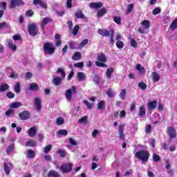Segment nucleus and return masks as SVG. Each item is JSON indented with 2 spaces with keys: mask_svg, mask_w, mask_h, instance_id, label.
<instances>
[{
  "mask_svg": "<svg viewBox=\"0 0 177 177\" xmlns=\"http://www.w3.org/2000/svg\"><path fill=\"white\" fill-rule=\"evenodd\" d=\"M135 156L138 160L142 161V162H147L149 161V157H150V153L145 149H142L136 153Z\"/></svg>",
  "mask_w": 177,
  "mask_h": 177,
  "instance_id": "obj_1",
  "label": "nucleus"
},
{
  "mask_svg": "<svg viewBox=\"0 0 177 177\" xmlns=\"http://www.w3.org/2000/svg\"><path fill=\"white\" fill-rule=\"evenodd\" d=\"M142 27L138 28V32L140 34H147L149 28H150V21L144 20L141 22Z\"/></svg>",
  "mask_w": 177,
  "mask_h": 177,
  "instance_id": "obj_2",
  "label": "nucleus"
},
{
  "mask_svg": "<svg viewBox=\"0 0 177 177\" xmlns=\"http://www.w3.org/2000/svg\"><path fill=\"white\" fill-rule=\"evenodd\" d=\"M43 50L46 55H53V53H55V51L56 50L53 45H52V44L50 43L44 44Z\"/></svg>",
  "mask_w": 177,
  "mask_h": 177,
  "instance_id": "obj_3",
  "label": "nucleus"
},
{
  "mask_svg": "<svg viewBox=\"0 0 177 177\" xmlns=\"http://www.w3.org/2000/svg\"><path fill=\"white\" fill-rule=\"evenodd\" d=\"M98 34H100V35H102V37H109L111 44L114 42V32L111 31L110 34V32L106 29H98Z\"/></svg>",
  "mask_w": 177,
  "mask_h": 177,
  "instance_id": "obj_4",
  "label": "nucleus"
},
{
  "mask_svg": "<svg viewBox=\"0 0 177 177\" xmlns=\"http://www.w3.org/2000/svg\"><path fill=\"white\" fill-rule=\"evenodd\" d=\"M77 92V87L73 86L71 88H68L65 93V97L67 99L68 102H71L73 100V93Z\"/></svg>",
  "mask_w": 177,
  "mask_h": 177,
  "instance_id": "obj_5",
  "label": "nucleus"
},
{
  "mask_svg": "<svg viewBox=\"0 0 177 177\" xmlns=\"http://www.w3.org/2000/svg\"><path fill=\"white\" fill-rule=\"evenodd\" d=\"M60 171L63 172V174H68L71 171L73 170V164L70 162L64 163L60 167Z\"/></svg>",
  "mask_w": 177,
  "mask_h": 177,
  "instance_id": "obj_6",
  "label": "nucleus"
},
{
  "mask_svg": "<svg viewBox=\"0 0 177 177\" xmlns=\"http://www.w3.org/2000/svg\"><path fill=\"white\" fill-rule=\"evenodd\" d=\"M28 32L32 37H35L38 34V27L35 24H31L28 26Z\"/></svg>",
  "mask_w": 177,
  "mask_h": 177,
  "instance_id": "obj_7",
  "label": "nucleus"
},
{
  "mask_svg": "<svg viewBox=\"0 0 177 177\" xmlns=\"http://www.w3.org/2000/svg\"><path fill=\"white\" fill-rule=\"evenodd\" d=\"M167 135L170 139H175L176 138V129L172 127L167 128Z\"/></svg>",
  "mask_w": 177,
  "mask_h": 177,
  "instance_id": "obj_8",
  "label": "nucleus"
},
{
  "mask_svg": "<svg viewBox=\"0 0 177 177\" xmlns=\"http://www.w3.org/2000/svg\"><path fill=\"white\" fill-rule=\"evenodd\" d=\"M125 129V124H120L118 126L119 138L122 140H125V135H124V130Z\"/></svg>",
  "mask_w": 177,
  "mask_h": 177,
  "instance_id": "obj_9",
  "label": "nucleus"
},
{
  "mask_svg": "<svg viewBox=\"0 0 177 177\" xmlns=\"http://www.w3.org/2000/svg\"><path fill=\"white\" fill-rule=\"evenodd\" d=\"M21 5H24V2L21 0H11L10 6L11 9H15L17 6H20Z\"/></svg>",
  "mask_w": 177,
  "mask_h": 177,
  "instance_id": "obj_10",
  "label": "nucleus"
},
{
  "mask_svg": "<svg viewBox=\"0 0 177 177\" xmlns=\"http://www.w3.org/2000/svg\"><path fill=\"white\" fill-rule=\"evenodd\" d=\"M18 115L21 120L24 121L30 118V113L28 111H24L21 113H19Z\"/></svg>",
  "mask_w": 177,
  "mask_h": 177,
  "instance_id": "obj_11",
  "label": "nucleus"
},
{
  "mask_svg": "<svg viewBox=\"0 0 177 177\" xmlns=\"http://www.w3.org/2000/svg\"><path fill=\"white\" fill-rule=\"evenodd\" d=\"M35 105L37 111H41V109H42L41 98L35 97L34 99Z\"/></svg>",
  "mask_w": 177,
  "mask_h": 177,
  "instance_id": "obj_12",
  "label": "nucleus"
},
{
  "mask_svg": "<svg viewBox=\"0 0 177 177\" xmlns=\"http://www.w3.org/2000/svg\"><path fill=\"white\" fill-rule=\"evenodd\" d=\"M48 23H52V19L50 17L44 18L41 23V30H45V26H46Z\"/></svg>",
  "mask_w": 177,
  "mask_h": 177,
  "instance_id": "obj_13",
  "label": "nucleus"
},
{
  "mask_svg": "<svg viewBox=\"0 0 177 177\" xmlns=\"http://www.w3.org/2000/svg\"><path fill=\"white\" fill-rule=\"evenodd\" d=\"M103 6V3L102 2H95L90 3V8L91 9H100Z\"/></svg>",
  "mask_w": 177,
  "mask_h": 177,
  "instance_id": "obj_14",
  "label": "nucleus"
},
{
  "mask_svg": "<svg viewBox=\"0 0 177 177\" xmlns=\"http://www.w3.org/2000/svg\"><path fill=\"white\" fill-rule=\"evenodd\" d=\"M33 3L34 5H40L41 8H43V9H47L48 8V6H46V3L41 0H34Z\"/></svg>",
  "mask_w": 177,
  "mask_h": 177,
  "instance_id": "obj_15",
  "label": "nucleus"
},
{
  "mask_svg": "<svg viewBox=\"0 0 177 177\" xmlns=\"http://www.w3.org/2000/svg\"><path fill=\"white\" fill-rule=\"evenodd\" d=\"M62 79H63V77H54L53 80V85H55V86H59V85H60L62 84Z\"/></svg>",
  "mask_w": 177,
  "mask_h": 177,
  "instance_id": "obj_16",
  "label": "nucleus"
},
{
  "mask_svg": "<svg viewBox=\"0 0 177 177\" xmlns=\"http://www.w3.org/2000/svg\"><path fill=\"white\" fill-rule=\"evenodd\" d=\"M28 135L30 138H34L35 135H37V129H35V127H32L28 131Z\"/></svg>",
  "mask_w": 177,
  "mask_h": 177,
  "instance_id": "obj_17",
  "label": "nucleus"
},
{
  "mask_svg": "<svg viewBox=\"0 0 177 177\" xmlns=\"http://www.w3.org/2000/svg\"><path fill=\"white\" fill-rule=\"evenodd\" d=\"M97 60L98 62H101L102 63H107V57H106V55L103 53L100 54L97 56Z\"/></svg>",
  "mask_w": 177,
  "mask_h": 177,
  "instance_id": "obj_18",
  "label": "nucleus"
},
{
  "mask_svg": "<svg viewBox=\"0 0 177 177\" xmlns=\"http://www.w3.org/2000/svg\"><path fill=\"white\" fill-rule=\"evenodd\" d=\"M77 80L80 82L85 81L86 80V75L82 72L77 73Z\"/></svg>",
  "mask_w": 177,
  "mask_h": 177,
  "instance_id": "obj_19",
  "label": "nucleus"
},
{
  "mask_svg": "<svg viewBox=\"0 0 177 177\" xmlns=\"http://www.w3.org/2000/svg\"><path fill=\"white\" fill-rule=\"evenodd\" d=\"M156 107H157V101L153 100V101L149 102L148 103L149 110H154V109H156Z\"/></svg>",
  "mask_w": 177,
  "mask_h": 177,
  "instance_id": "obj_20",
  "label": "nucleus"
},
{
  "mask_svg": "<svg viewBox=\"0 0 177 177\" xmlns=\"http://www.w3.org/2000/svg\"><path fill=\"white\" fill-rule=\"evenodd\" d=\"M82 57V55L80 52H76L74 53V55L72 57L73 60H81V58Z\"/></svg>",
  "mask_w": 177,
  "mask_h": 177,
  "instance_id": "obj_21",
  "label": "nucleus"
},
{
  "mask_svg": "<svg viewBox=\"0 0 177 177\" xmlns=\"http://www.w3.org/2000/svg\"><path fill=\"white\" fill-rule=\"evenodd\" d=\"M113 73H114L113 68H109L106 69V75L108 80H110L111 78V74H113Z\"/></svg>",
  "mask_w": 177,
  "mask_h": 177,
  "instance_id": "obj_22",
  "label": "nucleus"
},
{
  "mask_svg": "<svg viewBox=\"0 0 177 177\" xmlns=\"http://www.w3.org/2000/svg\"><path fill=\"white\" fill-rule=\"evenodd\" d=\"M75 16L77 19H85V16L82 13V10H78L75 13Z\"/></svg>",
  "mask_w": 177,
  "mask_h": 177,
  "instance_id": "obj_23",
  "label": "nucleus"
},
{
  "mask_svg": "<svg viewBox=\"0 0 177 177\" xmlns=\"http://www.w3.org/2000/svg\"><path fill=\"white\" fill-rule=\"evenodd\" d=\"M152 80L153 82H158L160 81V75L157 72L152 73Z\"/></svg>",
  "mask_w": 177,
  "mask_h": 177,
  "instance_id": "obj_24",
  "label": "nucleus"
},
{
  "mask_svg": "<svg viewBox=\"0 0 177 177\" xmlns=\"http://www.w3.org/2000/svg\"><path fill=\"white\" fill-rule=\"evenodd\" d=\"M26 146L28 147H35V146H37V141L30 140L26 142Z\"/></svg>",
  "mask_w": 177,
  "mask_h": 177,
  "instance_id": "obj_25",
  "label": "nucleus"
},
{
  "mask_svg": "<svg viewBox=\"0 0 177 177\" xmlns=\"http://www.w3.org/2000/svg\"><path fill=\"white\" fill-rule=\"evenodd\" d=\"M138 115L139 117H145V115H146V108H145V106H140Z\"/></svg>",
  "mask_w": 177,
  "mask_h": 177,
  "instance_id": "obj_26",
  "label": "nucleus"
},
{
  "mask_svg": "<svg viewBox=\"0 0 177 177\" xmlns=\"http://www.w3.org/2000/svg\"><path fill=\"white\" fill-rule=\"evenodd\" d=\"M57 153L59 154V157H61V158H65L67 156V152H66V150L64 149H59L57 151Z\"/></svg>",
  "mask_w": 177,
  "mask_h": 177,
  "instance_id": "obj_27",
  "label": "nucleus"
},
{
  "mask_svg": "<svg viewBox=\"0 0 177 177\" xmlns=\"http://www.w3.org/2000/svg\"><path fill=\"white\" fill-rule=\"evenodd\" d=\"M106 13H107V10L105 8H103L97 12V16L102 17V16H104Z\"/></svg>",
  "mask_w": 177,
  "mask_h": 177,
  "instance_id": "obj_28",
  "label": "nucleus"
},
{
  "mask_svg": "<svg viewBox=\"0 0 177 177\" xmlns=\"http://www.w3.org/2000/svg\"><path fill=\"white\" fill-rule=\"evenodd\" d=\"M57 134L62 136H67L68 135V131L66 129H61L57 132Z\"/></svg>",
  "mask_w": 177,
  "mask_h": 177,
  "instance_id": "obj_29",
  "label": "nucleus"
},
{
  "mask_svg": "<svg viewBox=\"0 0 177 177\" xmlns=\"http://www.w3.org/2000/svg\"><path fill=\"white\" fill-rule=\"evenodd\" d=\"M176 28H177V19H175L169 26V29L171 30V31H175Z\"/></svg>",
  "mask_w": 177,
  "mask_h": 177,
  "instance_id": "obj_30",
  "label": "nucleus"
},
{
  "mask_svg": "<svg viewBox=\"0 0 177 177\" xmlns=\"http://www.w3.org/2000/svg\"><path fill=\"white\" fill-rule=\"evenodd\" d=\"M21 106V102H16L14 103L10 104V109H19Z\"/></svg>",
  "mask_w": 177,
  "mask_h": 177,
  "instance_id": "obj_31",
  "label": "nucleus"
},
{
  "mask_svg": "<svg viewBox=\"0 0 177 177\" xmlns=\"http://www.w3.org/2000/svg\"><path fill=\"white\" fill-rule=\"evenodd\" d=\"M3 28H10V24L6 22L0 23V30H3Z\"/></svg>",
  "mask_w": 177,
  "mask_h": 177,
  "instance_id": "obj_32",
  "label": "nucleus"
},
{
  "mask_svg": "<svg viewBox=\"0 0 177 177\" xmlns=\"http://www.w3.org/2000/svg\"><path fill=\"white\" fill-rule=\"evenodd\" d=\"M8 46L10 48L11 50H16L17 49V47L16 46V45L13 44L12 40H8Z\"/></svg>",
  "mask_w": 177,
  "mask_h": 177,
  "instance_id": "obj_33",
  "label": "nucleus"
},
{
  "mask_svg": "<svg viewBox=\"0 0 177 177\" xmlns=\"http://www.w3.org/2000/svg\"><path fill=\"white\" fill-rule=\"evenodd\" d=\"M127 96V90L125 89H122V91L119 94V97L122 99V100H124Z\"/></svg>",
  "mask_w": 177,
  "mask_h": 177,
  "instance_id": "obj_34",
  "label": "nucleus"
},
{
  "mask_svg": "<svg viewBox=\"0 0 177 177\" xmlns=\"http://www.w3.org/2000/svg\"><path fill=\"white\" fill-rule=\"evenodd\" d=\"M48 176L60 177V174H59V173H57L55 170H51L48 173Z\"/></svg>",
  "mask_w": 177,
  "mask_h": 177,
  "instance_id": "obj_35",
  "label": "nucleus"
},
{
  "mask_svg": "<svg viewBox=\"0 0 177 177\" xmlns=\"http://www.w3.org/2000/svg\"><path fill=\"white\" fill-rule=\"evenodd\" d=\"M29 89H30V91H38V89H39L38 84H37L35 83L30 84Z\"/></svg>",
  "mask_w": 177,
  "mask_h": 177,
  "instance_id": "obj_36",
  "label": "nucleus"
},
{
  "mask_svg": "<svg viewBox=\"0 0 177 177\" xmlns=\"http://www.w3.org/2000/svg\"><path fill=\"white\" fill-rule=\"evenodd\" d=\"M9 89V85L4 84L0 86V92H6Z\"/></svg>",
  "mask_w": 177,
  "mask_h": 177,
  "instance_id": "obj_37",
  "label": "nucleus"
},
{
  "mask_svg": "<svg viewBox=\"0 0 177 177\" xmlns=\"http://www.w3.org/2000/svg\"><path fill=\"white\" fill-rule=\"evenodd\" d=\"M105 62H102L100 61H96L95 62V66L97 67H104V68H107V64H104Z\"/></svg>",
  "mask_w": 177,
  "mask_h": 177,
  "instance_id": "obj_38",
  "label": "nucleus"
},
{
  "mask_svg": "<svg viewBox=\"0 0 177 177\" xmlns=\"http://www.w3.org/2000/svg\"><path fill=\"white\" fill-rule=\"evenodd\" d=\"M14 91L15 92H16V93H20V83L19 82H17L15 84V85L14 86Z\"/></svg>",
  "mask_w": 177,
  "mask_h": 177,
  "instance_id": "obj_39",
  "label": "nucleus"
},
{
  "mask_svg": "<svg viewBox=\"0 0 177 177\" xmlns=\"http://www.w3.org/2000/svg\"><path fill=\"white\" fill-rule=\"evenodd\" d=\"M35 157V151L30 149L28 151V158H34Z\"/></svg>",
  "mask_w": 177,
  "mask_h": 177,
  "instance_id": "obj_40",
  "label": "nucleus"
},
{
  "mask_svg": "<svg viewBox=\"0 0 177 177\" xmlns=\"http://www.w3.org/2000/svg\"><path fill=\"white\" fill-rule=\"evenodd\" d=\"M86 45H88V39H84L80 44H79V49L84 48Z\"/></svg>",
  "mask_w": 177,
  "mask_h": 177,
  "instance_id": "obj_41",
  "label": "nucleus"
},
{
  "mask_svg": "<svg viewBox=\"0 0 177 177\" xmlns=\"http://www.w3.org/2000/svg\"><path fill=\"white\" fill-rule=\"evenodd\" d=\"M107 96L109 97H114L115 96V93L111 90V88H109L106 93Z\"/></svg>",
  "mask_w": 177,
  "mask_h": 177,
  "instance_id": "obj_42",
  "label": "nucleus"
},
{
  "mask_svg": "<svg viewBox=\"0 0 177 177\" xmlns=\"http://www.w3.org/2000/svg\"><path fill=\"white\" fill-rule=\"evenodd\" d=\"M56 124L57 125H63V124H64V119L62 117L57 118Z\"/></svg>",
  "mask_w": 177,
  "mask_h": 177,
  "instance_id": "obj_43",
  "label": "nucleus"
},
{
  "mask_svg": "<svg viewBox=\"0 0 177 177\" xmlns=\"http://www.w3.org/2000/svg\"><path fill=\"white\" fill-rule=\"evenodd\" d=\"M13 149H15V144L10 145L6 149L7 154H10V153H12V150H13Z\"/></svg>",
  "mask_w": 177,
  "mask_h": 177,
  "instance_id": "obj_44",
  "label": "nucleus"
},
{
  "mask_svg": "<svg viewBox=\"0 0 177 177\" xmlns=\"http://www.w3.org/2000/svg\"><path fill=\"white\" fill-rule=\"evenodd\" d=\"M4 170L6 175H9L10 174V168H9V165L7 163H4Z\"/></svg>",
  "mask_w": 177,
  "mask_h": 177,
  "instance_id": "obj_45",
  "label": "nucleus"
},
{
  "mask_svg": "<svg viewBox=\"0 0 177 177\" xmlns=\"http://www.w3.org/2000/svg\"><path fill=\"white\" fill-rule=\"evenodd\" d=\"M116 46L118 49H122L124 48V42L122 41H116Z\"/></svg>",
  "mask_w": 177,
  "mask_h": 177,
  "instance_id": "obj_46",
  "label": "nucleus"
},
{
  "mask_svg": "<svg viewBox=\"0 0 177 177\" xmlns=\"http://www.w3.org/2000/svg\"><path fill=\"white\" fill-rule=\"evenodd\" d=\"M88 121V116H84L79 119L78 122L80 124H85Z\"/></svg>",
  "mask_w": 177,
  "mask_h": 177,
  "instance_id": "obj_47",
  "label": "nucleus"
},
{
  "mask_svg": "<svg viewBox=\"0 0 177 177\" xmlns=\"http://www.w3.org/2000/svg\"><path fill=\"white\" fill-rule=\"evenodd\" d=\"M138 86L140 89H142V91H145L146 88H147V84L143 82H140L138 84Z\"/></svg>",
  "mask_w": 177,
  "mask_h": 177,
  "instance_id": "obj_48",
  "label": "nucleus"
},
{
  "mask_svg": "<svg viewBox=\"0 0 177 177\" xmlns=\"http://www.w3.org/2000/svg\"><path fill=\"white\" fill-rule=\"evenodd\" d=\"M57 73H60L62 75H61V77L62 78H65L66 77V72H64V70L62 68H59L57 69Z\"/></svg>",
  "mask_w": 177,
  "mask_h": 177,
  "instance_id": "obj_49",
  "label": "nucleus"
},
{
  "mask_svg": "<svg viewBox=\"0 0 177 177\" xmlns=\"http://www.w3.org/2000/svg\"><path fill=\"white\" fill-rule=\"evenodd\" d=\"M69 48L71 49H77V42H75V41H71L69 43Z\"/></svg>",
  "mask_w": 177,
  "mask_h": 177,
  "instance_id": "obj_50",
  "label": "nucleus"
},
{
  "mask_svg": "<svg viewBox=\"0 0 177 177\" xmlns=\"http://www.w3.org/2000/svg\"><path fill=\"white\" fill-rule=\"evenodd\" d=\"M133 9V5L132 3L129 4L127 6V14L129 15V13H131V12H132Z\"/></svg>",
  "mask_w": 177,
  "mask_h": 177,
  "instance_id": "obj_51",
  "label": "nucleus"
},
{
  "mask_svg": "<svg viewBox=\"0 0 177 177\" xmlns=\"http://www.w3.org/2000/svg\"><path fill=\"white\" fill-rule=\"evenodd\" d=\"M130 43L132 48H136L138 46V43L134 39H130Z\"/></svg>",
  "mask_w": 177,
  "mask_h": 177,
  "instance_id": "obj_52",
  "label": "nucleus"
},
{
  "mask_svg": "<svg viewBox=\"0 0 177 177\" xmlns=\"http://www.w3.org/2000/svg\"><path fill=\"white\" fill-rule=\"evenodd\" d=\"M84 103L85 105H86L87 109H88V110H91L93 105L92 104L89 103V101L85 100H84Z\"/></svg>",
  "mask_w": 177,
  "mask_h": 177,
  "instance_id": "obj_53",
  "label": "nucleus"
},
{
  "mask_svg": "<svg viewBox=\"0 0 177 177\" xmlns=\"http://www.w3.org/2000/svg\"><path fill=\"white\" fill-rule=\"evenodd\" d=\"M79 30H80V26H78V25L75 26L73 30V35H77V34H78Z\"/></svg>",
  "mask_w": 177,
  "mask_h": 177,
  "instance_id": "obj_54",
  "label": "nucleus"
},
{
  "mask_svg": "<svg viewBox=\"0 0 177 177\" xmlns=\"http://www.w3.org/2000/svg\"><path fill=\"white\" fill-rule=\"evenodd\" d=\"M74 67L76 68H82L84 67V62H77L74 64Z\"/></svg>",
  "mask_w": 177,
  "mask_h": 177,
  "instance_id": "obj_55",
  "label": "nucleus"
},
{
  "mask_svg": "<svg viewBox=\"0 0 177 177\" xmlns=\"http://www.w3.org/2000/svg\"><path fill=\"white\" fill-rule=\"evenodd\" d=\"M34 15V11L32 10H28L26 12V16L27 17H32V16Z\"/></svg>",
  "mask_w": 177,
  "mask_h": 177,
  "instance_id": "obj_56",
  "label": "nucleus"
},
{
  "mask_svg": "<svg viewBox=\"0 0 177 177\" xmlns=\"http://www.w3.org/2000/svg\"><path fill=\"white\" fill-rule=\"evenodd\" d=\"M153 161H155V162H158V161H160V160H161V158H160V156L157 155L156 153H153Z\"/></svg>",
  "mask_w": 177,
  "mask_h": 177,
  "instance_id": "obj_57",
  "label": "nucleus"
},
{
  "mask_svg": "<svg viewBox=\"0 0 177 177\" xmlns=\"http://www.w3.org/2000/svg\"><path fill=\"white\" fill-rule=\"evenodd\" d=\"M50 150H52V145H49L45 147L44 151V153H45L46 154H48V152Z\"/></svg>",
  "mask_w": 177,
  "mask_h": 177,
  "instance_id": "obj_58",
  "label": "nucleus"
},
{
  "mask_svg": "<svg viewBox=\"0 0 177 177\" xmlns=\"http://www.w3.org/2000/svg\"><path fill=\"white\" fill-rule=\"evenodd\" d=\"M152 13H153V15H159V13H161V8H160L158 7V8L153 9Z\"/></svg>",
  "mask_w": 177,
  "mask_h": 177,
  "instance_id": "obj_59",
  "label": "nucleus"
},
{
  "mask_svg": "<svg viewBox=\"0 0 177 177\" xmlns=\"http://www.w3.org/2000/svg\"><path fill=\"white\" fill-rule=\"evenodd\" d=\"M136 69L140 71V73H145V67H142L140 64H137Z\"/></svg>",
  "mask_w": 177,
  "mask_h": 177,
  "instance_id": "obj_60",
  "label": "nucleus"
},
{
  "mask_svg": "<svg viewBox=\"0 0 177 177\" xmlns=\"http://www.w3.org/2000/svg\"><path fill=\"white\" fill-rule=\"evenodd\" d=\"M103 106H104V101H100L97 104V109L99 110H102V109H103Z\"/></svg>",
  "mask_w": 177,
  "mask_h": 177,
  "instance_id": "obj_61",
  "label": "nucleus"
},
{
  "mask_svg": "<svg viewBox=\"0 0 177 177\" xmlns=\"http://www.w3.org/2000/svg\"><path fill=\"white\" fill-rule=\"evenodd\" d=\"M146 133H150L151 132V125L148 124L145 127Z\"/></svg>",
  "mask_w": 177,
  "mask_h": 177,
  "instance_id": "obj_62",
  "label": "nucleus"
},
{
  "mask_svg": "<svg viewBox=\"0 0 177 177\" xmlns=\"http://www.w3.org/2000/svg\"><path fill=\"white\" fill-rule=\"evenodd\" d=\"M12 114H15V112L13 111V110L9 109L6 112L5 115L8 117L9 115H12Z\"/></svg>",
  "mask_w": 177,
  "mask_h": 177,
  "instance_id": "obj_63",
  "label": "nucleus"
},
{
  "mask_svg": "<svg viewBox=\"0 0 177 177\" xmlns=\"http://www.w3.org/2000/svg\"><path fill=\"white\" fill-rule=\"evenodd\" d=\"M100 131L97 129H95L93 133H92V136L93 138H96V136H97V135H99Z\"/></svg>",
  "mask_w": 177,
  "mask_h": 177,
  "instance_id": "obj_64",
  "label": "nucleus"
}]
</instances>
